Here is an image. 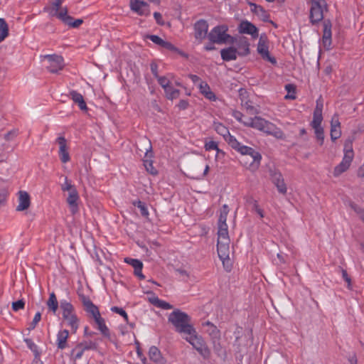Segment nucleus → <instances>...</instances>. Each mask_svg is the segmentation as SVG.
<instances>
[{"label":"nucleus","mask_w":364,"mask_h":364,"mask_svg":"<svg viewBox=\"0 0 364 364\" xmlns=\"http://www.w3.org/2000/svg\"><path fill=\"white\" fill-rule=\"evenodd\" d=\"M228 144L242 155H247L251 157V162L249 164L250 168H257L262 159L261 154L251 147L242 145L237 139L232 135H228L226 139Z\"/></svg>","instance_id":"nucleus-1"},{"label":"nucleus","mask_w":364,"mask_h":364,"mask_svg":"<svg viewBox=\"0 0 364 364\" xmlns=\"http://www.w3.org/2000/svg\"><path fill=\"white\" fill-rule=\"evenodd\" d=\"M168 321L175 327L176 331L184 336L194 328L191 317L179 309H175L168 316Z\"/></svg>","instance_id":"nucleus-2"},{"label":"nucleus","mask_w":364,"mask_h":364,"mask_svg":"<svg viewBox=\"0 0 364 364\" xmlns=\"http://www.w3.org/2000/svg\"><path fill=\"white\" fill-rule=\"evenodd\" d=\"M183 338L188 341L198 353L206 359L210 357V352L203 338L198 335L195 328L190 333H186Z\"/></svg>","instance_id":"nucleus-3"},{"label":"nucleus","mask_w":364,"mask_h":364,"mask_svg":"<svg viewBox=\"0 0 364 364\" xmlns=\"http://www.w3.org/2000/svg\"><path fill=\"white\" fill-rule=\"evenodd\" d=\"M354 157L351 141H347L344 146V156L341 162L334 168L333 176L337 177L346 171L350 166Z\"/></svg>","instance_id":"nucleus-4"},{"label":"nucleus","mask_w":364,"mask_h":364,"mask_svg":"<svg viewBox=\"0 0 364 364\" xmlns=\"http://www.w3.org/2000/svg\"><path fill=\"white\" fill-rule=\"evenodd\" d=\"M228 28L225 25H220L214 27L208 35L211 43L222 44L232 39L231 36L227 33Z\"/></svg>","instance_id":"nucleus-5"},{"label":"nucleus","mask_w":364,"mask_h":364,"mask_svg":"<svg viewBox=\"0 0 364 364\" xmlns=\"http://www.w3.org/2000/svg\"><path fill=\"white\" fill-rule=\"evenodd\" d=\"M217 250L220 259L225 264V260H229L230 257V238L228 234H218Z\"/></svg>","instance_id":"nucleus-6"},{"label":"nucleus","mask_w":364,"mask_h":364,"mask_svg":"<svg viewBox=\"0 0 364 364\" xmlns=\"http://www.w3.org/2000/svg\"><path fill=\"white\" fill-rule=\"evenodd\" d=\"M269 43L267 36L265 34H262L259 38L257 50L263 60L275 65L277 63V60L269 54Z\"/></svg>","instance_id":"nucleus-7"},{"label":"nucleus","mask_w":364,"mask_h":364,"mask_svg":"<svg viewBox=\"0 0 364 364\" xmlns=\"http://www.w3.org/2000/svg\"><path fill=\"white\" fill-rule=\"evenodd\" d=\"M44 58L46 59L48 63L46 67L48 70L52 73H56L64 68V60L60 55H44Z\"/></svg>","instance_id":"nucleus-8"},{"label":"nucleus","mask_w":364,"mask_h":364,"mask_svg":"<svg viewBox=\"0 0 364 364\" xmlns=\"http://www.w3.org/2000/svg\"><path fill=\"white\" fill-rule=\"evenodd\" d=\"M270 122L260 117H255L252 118L246 119V121L244 122V125L248 127H252L256 129L257 130L267 132V128L269 127V124Z\"/></svg>","instance_id":"nucleus-9"},{"label":"nucleus","mask_w":364,"mask_h":364,"mask_svg":"<svg viewBox=\"0 0 364 364\" xmlns=\"http://www.w3.org/2000/svg\"><path fill=\"white\" fill-rule=\"evenodd\" d=\"M269 175L271 181L277 187V191L282 194H286L287 191V188L286 183H284V180L281 172L278 171L276 169H271L269 171Z\"/></svg>","instance_id":"nucleus-10"},{"label":"nucleus","mask_w":364,"mask_h":364,"mask_svg":"<svg viewBox=\"0 0 364 364\" xmlns=\"http://www.w3.org/2000/svg\"><path fill=\"white\" fill-rule=\"evenodd\" d=\"M208 30V24L205 20L200 19L194 24V36L196 39L201 43L206 38Z\"/></svg>","instance_id":"nucleus-11"},{"label":"nucleus","mask_w":364,"mask_h":364,"mask_svg":"<svg viewBox=\"0 0 364 364\" xmlns=\"http://www.w3.org/2000/svg\"><path fill=\"white\" fill-rule=\"evenodd\" d=\"M131 9L140 16H147L150 14L149 4L141 0H131Z\"/></svg>","instance_id":"nucleus-12"},{"label":"nucleus","mask_w":364,"mask_h":364,"mask_svg":"<svg viewBox=\"0 0 364 364\" xmlns=\"http://www.w3.org/2000/svg\"><path fill=\"white\" fill-rule=\"evenodd\" d=\"M326 7V4H311L310 10V21L314 24L321 21L323 18V9Z\"/></svg>","instance_id":"nucleus-13"},{"label":"nucleus","mask_w":364,"mask_h":364,"mask_svg":"<svg viewBox=\"0 0 364 364\" xmlns=\"http://www.w3.org/2000/svg\"><path fill=\"white\" fill-rule=\"evenodd\" d=\"M229 208L227 205H223L218 219V234H228V225L226 223Z\"/></svg>","instance_id":"nucleus-14"},{"label":"nucleus","mask_w":364,"mask_h":364,"mask_svg":"<svg viewBox=\"0 0 364 364\" xmlns=\"http://www.w3.org/2000/svg\"><path fill=\"white\" fill-rule=\"evenodd\" d=\"M323 107V101H322L321 98L320 97L316 100V107L314 111L313 120L311 122V126L312 127H321V123L323 121V115H322Z\"/></svg>","instance_id":"nucleus-15"},{"label":"nucleus","mask_w":364,"mask_h":364,"mask_svg":"<svg viewBox=\"0 0 364 364\" xmlns=\"http://www.w3.org/2000/svg\"><path fill=\"white\" fill-rule=\"evenodd\" d=\"M240 33L251 35L253 38H256L259 36L257 28L248 21H242L238 27Z\"/></svg>","instance_id":"nucleus-16"},{"label":"nucleus","mask_w":364,"mask_h":364,"mask_svg":"<svg viewBox=\"0 0 364 364\" xmlns=\"http://www.w3.org/2000/svg\"><path fill=\"white\" fill-rule=\"evenodd\" d=\"M56 142L59 145V157L63 163H67L70 161V157L68 151L67 141L64 136H59L56 139Z\"/></svg>","instance_id":"nucleus-17"},{"label":"nucleus","mask_w":364,"mask_h":364,"mask_svg":"<svg viewBox=\"0 0 364 364\" xmlns=\"http://www.w3.org/2000/svg\"><path fill=\"white\" fill-rule=\"evenodd\" d=\"M78 193L76 189H73L72 191L68 193V197L67 198V203L69 205L70 210L73 215H75L78 212Z\"/></svg>","instance_id":"nucleus-18"},{"label":"nucleus","mask_w":364,"mask_h":364,"mask_svg":"<svg viewBox=\"0 0 364 364\" xmlns=\"http://www.w3.org/2000/svg\"><path fill=\"white\" fill-rule=\"evenodd\" d=\"M30 196L26 191H20L18 192V205L16 208L18 211L26 210L30 206Z\"/></svg>","instance_id":"nucleus-19"},{"label":"nucleus","mask_w":364,"mask_h":364,"mask_svg":"<svg viewBox=\"0 0 364 364\" xmlns=\"http://www.w3.org/2000/svg\"><path fill=\"white\" fill-rule=\"evenodd\" d=\"M237 48L234 47H229L228 48L222 49L220 51L221 58L225 61L235 60L237 59Z\"/></svg>","instance_id":"nucleus-20"},{"label":"nucleus","mask_w":364,"mask_h":364,"mask_svg":"<svg viewBox=\"0 0 364 364\" xmlns=\"http://www.w3.org/2000/svg\"><path fill=\"white\" fill-rule=\"evenodd\" d=\"M70 97L76 103L79 108L82 111L87 110L86 102L84 100L82 95L75 90L70 92Z\"/></svg>","instance_id":"nucleus-21"},{"label":"nucleus","mask_w":364,"mask_h":364,"mask_svg":"<svg viewBox=\"0 0 364 364\" xmlns=\"http://www.w3.org/2000/svg\"><path fill=\"white\" fill-rule=\"evenodd\" d=\"M149 357L151 360L158 364H164L165 360L161 355L159 348L156 346H151L149 350Z\"/></svg>","instance_id":"nucleus-22"},{"label":"nucleus","mask_w":364,"mask_h":364,"mask_svg":"<svg viewBox=\"0 0 364 364\" xmlns=\"http://www.w3.org/2000/svg\"><path fill=\"white\" fill-rule=\"evenodd\" d=\"M69 331L66 329L60 331L57 335V346L59 349H64L67 346V340L68 338Z\"/></svg>","instance_id":"nucleus-23"},{"label":"nucleus","mask_w":364,"mask_h":364,"mask_svg":"<svg viewBox=\"0 0 364 364\" xmlns=\"http://www.w3.org/2000/svg\"><path fill=\"white\" fill-rule=\"evenodd\" d=\"M60 308L63 311V318L67 317L74 314L73 306L67 300H61L60 302Z\"/></svg>","instance_id":"nucleus-24"},{"label":"nucleus","mask_w":364,"mask_h":364,"mask_svg":"<svg viewBox=\"0 0 364 364\" xmlns=\"http://www.w3.org/2000/svg\"><path fill=\"white\" fill-rule=\"evenodd\" d=\"M199 89L201 94H203L207 99L213 101L216 100L215 95L211 91L210 86L207 82L201 81L199 84Z\"/></svg>","instance_id":"nucleus-25"},{"label":"nucleus","mask_w":364,"mask_h":364,"mask_svg":"<svg viewBox=\"0 0 364 364\" xmlns=\"http://www.w3.org/2000/svg\"><path fill=\"white\" fill-rule=\"evenodd\" d=\"M267 130L266 133L267 134L272 135L275 138L279 139H282L284 138V134L282 131V129L280 128L276 127V125L274 124L273 123L270 122V124H269V127H267Z\"/></svg>","instance_id":"nucleus-26"},{"label":"nucleus","mask_w":364,"mask_h":364,"mask_svg":"<svg viewBox=\"0 0 364 364\" xmlns=\"http://www.w3.org/2000/svg\"><path fill=\"white\" fill-rule=\"evenodd\" d=\"M97 325L98 329L100 331L102 334L106 338H110V333L109 328L105 324V319L102 317L98 318L95 321Z\"/></svg>","instance_id":"nucleus-27"},{"label":"nucleus","mask_w":364,"mask_h":364,"mask_svg":"<svg viewBox=\"0 0 364 364\" xmlns=\"http://www.w3.org/2000/svg\"><path fill=\"white\" fill-rule=\"evenodd\" d=\"M47 306L48 309L52 311L54 314L56 312L58 308V302L56 296L54 292L50 294L49 299L47 301Z\"/></svg>","instance_id":"nucleus-28"},{"label":"nucleus","mask_w":364,"mask_h":364,"mask_svg":"<svg viewBox=\"0 0 364 364\" xmlns=\"http://www.w3.org/2000/svg\"><path fill=\"white\" fill-rule=\"evenodd\" d=\"M68 9L66 7L61 8L58 10L57 18L62 21L64 23H70V21L73 20V17L68 15Z\"/></svg>","instance_id":"nucleus-29"},{"label":"nucleus","mask_w":364,"mask_h":364,"mask_svg":"<svg viewBox=\"0 0 364 364\" xmlns=\"http://www.w3.org/2000/svg\"><path fill=\"white\" fill-rule=\"evenodd\" d=\"M9 35V26L4 18H0V43Z\"/></svg>","instance_id":"nucleus-30"},{"label":"nucleus","mask_w":364,"mask_h":364,"mask_svg":"<svg viewBox=\"0 0 364 364\" xmlns=\"http://www.w3.org/2000/svg\"><path fill=\"white\" fill-rule=\"evenodd\" d=\"M214 129L218 134L223 136L225 139L230 135L228 128L220 122L214 123Z\"/></svg>","instance_id":"nucleus-31"},{"label":"nucleus","mask_w":364,"mask_h":364,"mask_svg":"<svg viewBox=\"0 0 364 364\" xmlns=\"http://www.w3.org/2000/svg\"><path fill=\"white\" fill-rule=\"evenodd\" d=\"M251 10L255 12L256 14L260 16L264 21H266L268 15L267 14L265 10L259 5H257L256 4H251Z\"/></svg>","instance_id":"nucleus-32"},{"label":"nucleus","mask_w":364,"mask_h":364,"mask_svg":"<svg viewBox=\"0 0 364 364\" xmlns=\"http://www.w3.org/2000/svg\"><path fill=\"white\" fill-rule=\"evenodd\" d=\"M250 44L247 41H240L237 44V48L240 51H237V53L240 55H247L250 53Z\"/></svg>","instance_id":"nucleus-33"},{"label":"nucleus","mask_w":364,"mask_h":364,"mask_svg":"<svg viewBox=\"0 0 364 364\" xmlns=\"http://www.w3.org/2000/svg\"><path fill=\"white\" fill-rule=\"evenodd\" d=\"M164 92L166 93V97H167V99L171 100L178 98L180 95L179 90L173 88L171 86L167 87L166 90H164Z\"/></svg>","instance_id":"nucleus-34"},{"label":"nucleus","mask_w":364,"mask_h":364,"mask_svg":"<svg viewBox=\"0 0 364 364\" xmlns=\"http://www.w3.org/2000/svg\"><path fill=\"white\" fill-rule=\"evenodd\" d=\"M242 106L246 109L247 112L249 114H259V110L252 106L249 101H244L242 99L241 100Z\"/></svg>","instance_id":"nucleus-35"},{"label":"nucleus","mask_w":364,"mask_h":364,"mask_svg":"<svg viewBox=\"0 0 364 364\" xmlns=\"http://www.w3.org/2000/svg\"><path fill=\"white\" fill-rule=\"evenodd\" d=\"M64 319L68 321V325L71 327L73 332H75L78 328V320L76 315L74 314Z\"/></svg>","instance_id":"nucleus-36"},{"label":"nucleus","mask_w":364,"mask_h":364,"mask_svg":"<svg viewBox=\"0 0 364 364\" xmlns=\"http://www.w3.org/2000/svg\"><path fill=\"white\" fill-rule=\"evenodd\" d=\"M323 43L325 46H330L331 43V31L326 25H325L323 29Z\"/></svg>","instance_id":"nucleus-37"},{"label":"nucleus","mask_w":364,"mask_h":364,"mask_svg":"<svg viewBox=\"0 0 364 364\" xmlns=\"http://www.w3.org/2000/svg\"><path fill=\"white\" fill-rule=\"evenodd\" d=\"M133 205L140 210V213L142 216L148 218L149 213L146 205L141 200L134 201Z\"/></svg>","instance_id":"nucleus-38"},{"label":"nucleus","mask_w":364,"mask_h":364,"mask_svg":"<svg viewBox=\"0 0 364 364\" xmlns=\"http://www.w3.org/2000/svg\"><path fill=\"white\" fill-rule=\"evenodd\" d=\"M169 77H172L171 74H168L167 76H159L156 77L159 84L164 88V90L170 86Z\"/></svg>","instance_id":"nucleus-39"},{"label":"nucleus","mask_w":364,"mask_h":364,"mask_svg":"<svg viewBox=\"0 0 364 364\" xmlns=\"http://www.w3.org/2000/svg\"><path fill=\"white\" fill-rule=\"evenodd\" d=\"M204 148L206 151L215 150L217 154H223V152L218 148L217 142L214 141H206L205 143Z\"/></svg>","instance_id":"nucleus-40"},{"label":"nucleus","mask_w":364,"mask_h":364,"mask_svg":"<svg viewBox=\"0 0 364 364\" xmlns=\"http://www.w3.org/2000/svg\"><path fill=\"white\" fill-rule=\"evenodd\" d=\"M314 129L315 135L321 145L323 144L324 140V132L322 127H312Z\"/></svg>","instance_id":"nucleus-41"},{"label":"nucleus","mask_w":364,"mask_h":364,"mask_svg":"<svg viewBox=\"0 0 364 364\" xmlns=\"http://www.w3.org/2000/svg\"><path fill=\"white\" fill-rule=\"evenodd\" d=\"M84 353V350L82 348V345L79 343L72 350V355L74 356L75 360L80 359Z\"/></svg>","instance_id":"nucleus-42"},{"label":"nucleus","mask_w":364,"mask_h":364,"mask_svg":"<svg viewBox=\"0 0 364 364\" xmlns=\"http://www.w3.org/2000/svg\"><path fill=\"white\" fill-rule=\"evenodd\" d=\"M85 310L92 316L95 321L101 317L99 309L95 304L92 305Z\"/></svg>","instance_id":"nucleus-43"},{"label":"nucleus","mask_w":364,"mask_h":364,"mask_svg":"<svg viewBox=\"0 0 364 364\" xmlns=\"http://www.w3.org/2000/svg\"><path fill=\"white\" fill-rule=\"evenodd\" d=\"M350 207L359 215L360 220L364 223V208L360 207L354 203L350 204Z\"/></svg>","instance_id":"nucleus-44"},{"label":"nucleus","mask_w":364,"mask_h":364,"mask_svg":"<svg viewBox=\"0 0 364 364\" xmlns=\"http://www.w3.org/2000/svg\"><path fill=\"white\" fill-rule=\"evenodd\" d=\"M144 165L148 172L151 173L152 175H156L157 173L156 170L153 166L152 161H150L149 159H144Z\"/></svg>","instance_id":"nucleus-45"},{"label":"nucleus","mask_w":364,"mask_h":364,"mask_svg":"<svg viewBox=\"0 0 364 364\" xmlns=\"http://www.w3.org/2000/svg\"><path fill=\"white\" fill-rule=\"evenodd\" d=\"M341 136V127L337 128L335 127H331V138L332 141H336Z\"/></svg>","instance_id":"nucleus-46"},{"label":"nucleus","mask_w":364,"mask_h":364,"mask_svg":"<svg viewBox=\"0 0 364 364\" xmlns=\"http://www.w3.org/2000/svg\"><path fill=\"white\" fill-rule=\"evenodd\" d=\"M124 262L133 267L134 269L139 268L141 264H143L140 260L137 259H132L129 257L125 258Z\"/></svg>","instance_id":"nucleus-47"},{"label":"nucleus","mask_w":364,"mask_h":364,"mask_svg":"<svg viewBox=\"0 0 364 364\" xmlns=\"http://www.w3.org/2000/svg\"><path fill=\"white\" fill-rule=\"evenodd\" d=\"M285 89L288 92V95H286V99H295L296 97L294 95L295 92V87L293 85L287 84L285 85Z\"/></svg>","instance_id":"nucleus-48"},{"label":"nucleus","mask_w":364,"mask_h":364,"mask_svg":"<svg viewBox=\"0 0 364 364\" xmlns=\"http://www.w3.org/2000/svg\"><path fill=\"white\" fill-rule=\"evenodd\" d=\"M146 38L151 40L154 43L162 47L164 43V40L158 36L156 35H147Z\"/></svg>","instance_id":"nucleus-49"},{"label":"nucleus","mask_w":364,"mask_h":364,"mask_svg":"<svg viewBox=\"0 0 364 364\" xmlns=\"http://www.w3.org/2000/svg\"><path fill=\"white\" fill-rule=\"evenodd\" d=\"M61 189L63 191L70 192L73 189H76L73 185L68 181V178L65 177V182L61 185Z\"/></svg>","instance_id":"nucleus-50"},{"label":"nucleus","mask_w":364,"mask_h":364,"mask_svg":"<svg viewBox=\"0 0 364 364\" xmlns=\"http://www.w3.org/2000/svg\"><path fill=\"white\" fill-rule=\"evenodd\" d=\"M111 311L114 312V313L119 314V315L123 316V318H124V320L126 321H128V315L126 313V311L124 310H123L122 308H119V307H117V306H113V307L111 308Z\"/></svg>","instance_id":"nucleus-51"},{"label":"nucleus","mask_w":364,"mask_h":364,"mask_svg":"<svg viewBox=\"0 0 364 364\" xmlns=\"http://www.w3.org/2000/svg\"><path fill=\"white\" fill-rule=\"evenodd\" d=\"M25 306V302L21 299L12 303V309L14 311H18L20 309H23Z\"/></svg>","instance_id":"nucleus-52"},{"label":"nucleus","mask_w":364,"mask_h":364,"mask_svg":"<svg viewBox=\"0 0 364 364\" xmlns=\"http://www.w3.org/2000/svg\"><path fill=\"white\" fill-rule=\"evenodd\" d=\"M41 314L40 312H37L34 316V318L32 322L30 323L29 329H34L37 325V323L41 321Z\"/></svg>","instance_id":"nucleus-53"},{"label":"nucleus","mask_w":364,"mask_h":364,"mask_svg":"<svg viewBox=\"0 0 364 364\" xmlns=\"http://www.w3.org/2000/svg\"><path fill=\"white\" fill-rule=\"evenodd\" d=\"M232 116L236 119L237 120L238 122H240V123L243 124H244V122L246 121L245 120H243L242 118H243V114L242 112H240V111H237V110H232Z\"/></svg>","instance_id":"nucleus-54"},{"label":"nucleus","mask_w":364,"mask_h":364,"mask_svg":"<svg viewBox=\"0 0 364 364\" xmlns=\"http://www.w3.org/2000/svg\"><path fill=\"white\" fill-rule=\"evenodd\" d=\"M80 345H82V349L85 350H90V349H95L96 348V344L92 341L87 343H80Z\"/></svg>","instance_id":"nucleus-55"},{"label":"nucleus","mask_w":364,"mask_h":364,"mask_svg":"<svg viewBox=\"0 0 364 364\" xmlns=\"http://www.w3.org/2000/svg\"><path fill=\"white\" fill-rule=\"evenodd\" d=\"M331 127H337V128H339L341 127V123L339 122V118H338V115L335 114L332 118H331Z\"/></svg>","instance_id":"nucleus-56"},{"label":"nucleus","mask_w":364,"mask_h":364,"mask_svg":"<svg viewBox=\"0 0 364 364\" xmlns=\"http://www.w3.org/2000/svg\"><path fill=\"white\" fill-rule=\"evenodd\" d=\"M159 302V304L157 306V307L159 308H161V309H173V306L171 305L169 303L165 301H163V300H160V301H157Z\"/></svg>","instance_id":"nucleus-57"},{"label":"nucleus","mask_w":364,"mask_h":364,"mask_svg":"<svg viewBox=\"0 0 364 364\" xmlns=\"http://www.w3.org/2000/svg\"><path fill=\"white\" fill-rule=\"evenodd\" d=\"M162 48H164L167 50H172V51H177L178 49L176 48L172 43L168 41H164V43L162 45Z\"/></svg>","instance_id":"nucleus-58"},{"label":"nucleus","mask_w":364,"mask_h":364,"mask_svg":"<svg viewBox=\"0 0 364 364\" xmlns=\"http://www.w3.org/2000/svg\"><path fill=\"white\" fill-rule=\"evenodd\" d=\"M83 21L82 19H76V20H70V23H67V25L73 27V28H77L79 27L82 23Z\"/></svg>","instance_id":"nucleus-59"},{"label":"nucleus","mask_w":364,"mask_h":364,"mask_svg":"<svg viewBox=\"0 0 364 364\" xmlns=\"http://www.w3.org/2000/svg\"><path fill=\"white\" fill-rule=\"evenodd\" d=\"M205 325L209 327V329H211L210 334L217 335L219 333L218 328L210 321L205 322Z\"/></svg>","instance_id":"nucleus-60"},{"label":"nucleus","mask_w":364,"mask_h":364,"mask_svg":"<svg viewBox=\"0 0 364 364\" xmlns=\"http://www.w3.org/2000/svg\"><path fill=\"white\" fill-rule=\"evenodd\" d=\"M154 17L155 20L156 21L157 23L159 25H164V22L162 18V15L159 12H154Z\"/></svg>","instance_id":"nucleus-61"},{"label":"nucleus","mask_w":364,"mask_h":364,"mask_svg":"<svg viewBox=\"0 0 364 364\" xmlns=\"http://www.w3.org/2000/svg\"><path fill=\"white\" fill-rule=\"evenodd\" d=\"M142 268H143V264H141V267L139 268L134 269V274L138 277L140 279H144V276L142 274Z\"/></svg>","instance_id":"nucleus-62"},{"label":"nucleus","mask_w":364,"mask_h":364,"mask_svg":"<svg viewBox=\"0 0 364 364\" xmlns=\"http://www.w3.org/2000/svg\"><path fill=\"white\" fill-rule=\"evenodd\" d=\"M151 71L156 78L159 76L158 74V65L155 63L151 64Z\"/></svg>","instance_id":"nucleus-63"},{"label":"nucleus","mask_w":364,"mask_h":364,"mask_svg":"<svg viewBox=\"0 0 364 364\" xmlns=\"http://www.w3.org/2000/svg\"><path fill=\"white\" fill-rule=\"evenodd\" d=\"M47 11L50 16H55L57 17L58 14V9L53 8V6H50V8L47 9Z\"/></svg>","instance_id":"nucleus-64"}]
</instances>
